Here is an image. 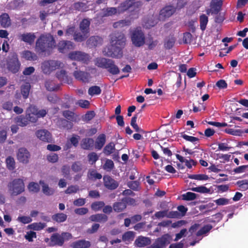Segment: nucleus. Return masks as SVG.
Instances as JSON below:
<instances>
[{
  "instance_id": "obj_59",
  "label": "nucleus",
  "mask_w": 248,
  "mask_h": 248,
  "mask_svg": "<svg viewBox=\"0 0 248 248\" xmlns=\"http://www.w3.org/2000/svg\"><path fill=\"white\" fill-rule=\"evenodd\" d=\"M183 40L184 44H190L192 41V34L189 32L184 33L183 34Z\"/></svg>"
},
{
  "instance_id": "obj_29",
  "label": "nucleus",
  "mask_w": 248,
  "mask_h": 248,
  "mask_svg": "<svg viewBox=\"0 0 248 248\" xmlns=\"http://www.w3.org/2000/svg\"><path fill=\"white\" fill-rule=\"evenodd\" d=\"M106 140V135L104 134H100L95 142V148L97 150H101L104 146Z\"/></svg>"
},
{
  "instance_id": "obj_9",
  "label": "nucleus",
  "mask_w": 248,
  "mask_h": 248,
  "mask_svg": "<svg viewBox=\"0 0 248 248\" xmlns=\"http://www.w3.org/2000/svg\"><path fill=\"white\" fill-rule=\"evenodd\" d=\"M7 66L8 69L12 72L16 74L18 72L20 67V62L18 59V56L16 53H14L9 58Z\"/></svg>"
},
{
  "instance_id": "obj_2",
  "label": "nucleus",
  "mask_w": 248,
  "mask_h": 248,
  "mask_svg": "<svg viewBox=\"0 0 248 248\" xmlns=\"http://www.w3.org/2000/svg\"><path fill=\"white\" fill-rule=\"evenodd\" d=\"M56 46V41L52 35L41 34L36 41L35 48L39 54L48 56Z\"/></svg>"
},
{
  "instance_id": "obj_44",
  "label": "nucleus",
  "mask_w": 248,
  "mask_h": 248,
  "mask_svg": "<svg viewBox=\"0 0 248 248\" xmlns=\"http://www.w3.org/2000/svg\"><path fill=\"white\" fill-rule=\"evenodd\" d=\"M40 184L42 185L43 192L46 195H51L54 193V190L50 188L48 185L45 184L43 181H40Z\"/></svg>"
},
{
  "instance_id": "obj_21",
  "label": "nucleus",
  "mask_w": 248,
  "mask_h": 248,
  "mask_svg": "<svg viewBox=\"0 0 248 248\" xmlns=\"http://www.w3.org/2000/svg\"><path fill=\"white\" fill-rule=\"evenodd\" d=\"M103 39L98 36H92L87 41V45L90 47H95L102 45Z\"/></svg>"
},
{
  "instance_id": "obj_57",
  "label": "nucleus",
  "mask_w": 248,
  "mask_h": 248,
  "mask_svg": "<svg viewBox=\"0 0 248 248\" xmlns=\"http://www.w3.org/2000/svg\"><path fill=\"white\" fill-rule=\"evenodd\" d=\"M72 170L75 172L81 171L82 170V164L80 161H76L71 166Z\"/></svg>"
},
{
  "instance_id": "obj_26",
  "label": "nucleus",
  "mask_w": 248,
  "mask_h": 248,
  "mask_svg": "<svg viewBox=\"0 0 248 248\" xmlns=\"http://www.w3.org/2000/svg\"><path fill=\"white\" fill-rule=\"evenodd\" d=\"M91 20L89 18H84L80 22L79 29L81 31L89 35Z\"/></svg>"
},
{
  "instance_id": "obj_39",
  "label": "nucleus",
  "mask_w": 248,
  "mask_h": 248,
  "mask_svg": "<svg viewBox=\"0 0 248 248\" xmlns=\"http://www.w3.org/2000/svg\"><path fill=\"white\" fill-rule=\"evenodd\" d=\"M38 110V108L35 106L30 105L27 108L26 113L27 114V116L29 117L31 119V117L37 115Z\"/></svg>"
},
{
  "instance_id": "obj_43",
  "label": "nucleus",
  "mask_w": 248,
  "mask_h": 248,
  "mask_svg": "<svg viewBox=\"0 0 248 248\" xmlns=\"http://www.w3.org/2000/svg\"><path fill=\"white\" fill-rule=\"evenodd\" d=\"M208 22L207 16L204 14H202L200 16V24L201 29L203 31L206 29V25Z\"/></svg>"
},
{
  "instance_id": "obj_36",
  "label": "nucleus",
  "mask_w": 248,
  "mask_h": 248,
  "mask_svg": "<svg viewBox=\"0 0 248 248\" xmlns=\"http://www.w3.org/2000/svg\"><path fill=\"white\" fill-rule=\"evenodd\" d=\"M31 86L29 82H26L21 87V93L24 99L28 98Z\"/></svg>"
},
{
  "instance_id": "obj_4",
  "label": "nucleus",
  "mask_w": 248,
  "mask_h": 248,
  "mask_svg": "<svg viewBox=\"0 0 248 248\" xmlns=\"http://www.w3.org/2000/svg\"><path fill=\"white\" fill-rule=\"evenodd\" d=\"M7 186L12 196H17L25 190V185L22 179H15L9 182Z\"/></svg>"
},
{
  "instance_id": "obj_28",
  "label": "nucleus",
  "mask_w": 248,
  "mask_h": 248,
  "mask_svg": "<svg viewBox=\"0 0 248 248\" xmlns=\"http://www.w3.org/2000/svg\"><path fill=\"white\" fill-rule=\"evenodd\" d=\"M29 122H30V118L27 116L26 113L25 116L20 115L16 118V123L18 125L22 127L26 126L28 124Z\"/></svg>"
},
{
  "instance_id": "obj_12",
  "label": "nucleus",
  "mask_w": 248,
  "mask_h": 248,
  "mask_svg": "<svg viewBox=\"0 0 248 248\" xmlns=\"http://www.w3.org/2000/svg\"><path fill=\"white\" fill-rule=\"evenodd\" d=\"M76 70L74 71L73 73L75 78L83 83H88L91 78V74L87 72L78 70V67H76Z\"/></svg>"
},
{
  "instance_id": "obj_30",
  "label": "nucleus",
  "mask_w": 248,
  "mask_h": 248,
  "mask_svg": "<svg viewBox=\"0 0 248 248\" xmlns=\"http://www.w3.org/2000/svg\"><path fill=\"white\" fill-rule=\"evenodd\" d=\"M176 39L173 36H168L165 38L164 41V46L166 49L172 48L175 43Z\"/></svg>"
},
{
  "instance_id": "obj_10",
  "label": "nucleus",
  "mask_w": 248,
  "mask_h": 248,
  "mask_svg": "<svg viewBox=\"0 0 248 248\" xmlns=\"http://www.w3.org/2000/svg\"><path fill=\"white\" fill-rule=\"evenodd\" d=\"M68 57L72 60L81 62L83 63H88L90 61V56L89 54L79 51L69 53Z\"/></svg>"
},
{
  "instance_id": "obj_49",
  "label": "nucleus",
  "mask_w": 248,
  "mask_h": 248,
  "mask_svg": "<svg viewBox=\"0 0 248 248\" xmlns=\"http://www.w3.org/2000/svg\"><path fill=\"white\" fill-rule=\"evenodd\" d=\"M88 176L91 179H101L102 177V175L98 173L95 170H90L88 173Z\"/></svg>"
},
{
  "instance_id": "obj_15",
  "label": "nucleus",
  "mask_w": 248,
  "mask_h": 248,
  "mask_svg": "<svg viewBox=\"0 0 248 248\" xmlns=\"http://www.w3.org/2000/svg\"><path fill=\"white\" fill-rule=\"evenodd\" d=\"M103 181L104 186L109 190L115 189L119 186L118 182L109 175H104Z\"/></svg>"
},
{
  "instance_id": "obj_16",
  "label": "nucleus",
  "mask_w": 248,
  "mask_h": 248,
  "mask_svg": "<svg viewBox=\"0 0 248 248\" xmlns=\"http://www.w3.org/2000/svg\"><path fill=\"white\" fill-rule=\"evenodd\" d=\"M17 157L20 162L26 164L29 162L30 154L26 148H21L18 150Z\"/></svg>"
},
{
  "instance_id": "obj_19",
  "label": "nucleus",
  "mask_w": 248,
  "mask_h": 248,
  "mask_svg": "<svg viewBox=\"0 0 248 248\" xmlns=\"http://www.w3.org/2000/svg\"><path fill=\"white\" fill-rule=\"evenodd\" d=\"M151 243L150 238L140 235L135 240L134 244L137 247L143 248L150 245Z\"/></svg>"
},
{
  "instance_id": "obj_24",
  "label": "nucleus",
  "mask_w": 248,
  "mask_h": 248,
  "mask_svg": "<svg viewBox=\"0 0 248 248\" xmlns=\"http://www.w3.org/2000/svg\"><path fill=\"white\" fill-rule=\"evenodd\" d=\"M89 219L92 222L105 223L108 221V217L104 214H96L91 215L89 217Z\"/></svg>"
},
{
  "instance_id": "obj_8",
  "label": "nucleus",
  "mask_w": 248,
  "mask_h": 248,
  "mask_svg": "<svg viewBox=\"0 0 248 248\" xmlns=\"http://www.w3.org/2000/svg\"><path fill=\"white\" fill-rule=\"evenodd\" d=\"M72 237V235L69 232H62L61 234L58 233H53L50 241L53 246H62L64 242V238L69 239Z\"/></svg>"
},
{
  "instance_id": "obj_55",
  "label": "nucleus",
  "mask_w": 248,
  "mask_h": 248,
  "mask_svg": "<svg viewBox=\"0 0 248 248\" xmlns=\"http://www.w3.org/2000/svg\"><path fill=\"white\" fill-rule=\"evenodd\" d=\"M114 167V164L112 160L107 159L103 166L104 170L107 171H110Z\"/></svg>"
},
{
  "instance_id": "obj_32",
  "label": "nucleus",
  "mask_w": 248,
  "mask_h": 248,
  "mask_svg": "<svg viewBox=\"0 0 248 248\" xmlns=\"http://www.w3.org/2000/svg\"><path fill=\"white\" fill-rule=\"evenodd\" d=\"M73 9L81 12H85L88 10L89 6L87 3L82 2H76L73 5Z\"/></svg>"
},
{
  "instance_id": "obj_40",
  "label": "nucleus",
  "mask_w": 248,
  "mask_h": 248,
  "mask_svg": "<svg viewBox=\"0 0 248 248\" xmlns=\"http://www.w3.org/2000/svg\"><path fill=\"white\" fill-rule=\"evenodd\" d=\"M62 115L68 121L71 122H76L77 121V116L73 111L64 110L62 112Z\"/></svg>"
},
{
  "instance_id": "obj_58",
  "label": "nucleus",
  "mask_w": 248,
  "mask_h": 248,
  "mask_svg": "<svg viewBox=\"0 0 248 248\" xmlns=\"http://www.w3.org/2000/svg\"><path fill=\"white\" fill-rule=\"evenodd\" d=\"M181 137L185 140H186V141H190L194 144H196V142L198 141L199 140V139L197 137L188 136L183 133H181Z\"/></svg>"
},
{
  "instance_id": "obj_7",
  "label": "nucleus",
  "mask_w": 248,
  "mask_h": 248,
  "mask_svg": "<svg viewBox=\"0 0 248 248\" xmlns=\"http://www.w3.org/2000/svg\"><path fill=\"white\" fill-rule=\"evenodd\" d=\"M131 41L135 46L140 47L145 43V35L142 31L137 28L131 34Z\"/></svg>"
},
{
  "instance_id": "obj_61",
  "label": "nucleus",
  "mask_w": 248,
  "mask_h": 248,
  "mask_svg": "<svg viewBox=\"0 0 248 248\" xmlns=\"http://www.w3.org/2000/svg\"><path fill=\"white\" fill-rule=\"evenodd\" d=\"M28 189L30 191L36 193L39 190V186L36 183L31 182L28 185Z\"/></svg>"
},
{
  "instance_id": "obj_64",
  "label": "nucleus",
  "mask_w": 248,
  "mask_h": 248,
  "mask_svg": "<svg viewBox=\"0 0 248 248\" xmlns=\"http://www.w3.org/2000/svg\"><path fill=\"white\" fill-rule=\"evenodd\" d=\"M216 85L220 90L226 89L228 86L227 82L224 79H220L218 80L216 82Z\"/></svg>"
},
{
  "instance_id": "obj_50",
  "label": "nucleus",
  "mask_w": 248,
  "mask_h": 248,
  "mask_svg": "<svg viewBox=\"0 0 248 248\" xmlns=\"http://www.w3.org/2000/svg\"><path fill=\"white\" fill-rule=\"evenodd\" d=\"M88 160L90 164L93 165L99 159V155L95 152H91L88 155Z\"/></svg>"
},
{
  "instance_id": "obj_34",
  "label": "nucleus",
  "mask_w": 248,
  "mask_h": 248,
  "mask_svg": "<svg viewBox=\"0 0 248 248\" xmlns=\"http://www.w3.org/2000/svg\"><path fill=\"white\" fill-rule=\"evenodd\" d=\"M126 207V203L123 199L121 202H116L113 204V209L116 212L119 213L123 211Z\"/></svg>"
},
{
  "instance_id": "obj_56",
  "label": "nucleus",
  "mask_w": 248,
  "mask_h": 248,
  "mask_svg": "<svg viewBox=\"0 0 248 248\" xmlns=\"http://www.w3.org/2000/svg\"><path fill=\"white\" fill-rule=\"evenodd\" d=\"M46 226V223L42 222L33 223L30 225V228L35 231L41 230L43 229Z\"/></svg>"
},
{
  "instance_id": "obj_18",
  "label": "nucleus",
  "mask_w": 248,
  "mask_h": 248,
  "mask_svg": "<svg viewBox=\"0 0 248 248\" xmlns=\"http://www.w3.org/2000/svg\"><path fill=\"white\" fill-rule=\"evenodd\" d=\"M136 3L131 0H126L121 3L118 7V11L119 12H124L127 10L131 11L134 10Z\"/></svg>"
},
{
  "instance_id": "obj_41",
  "label": "nucleus",
  "mask_w": 248,
  "mask_h": 248,
  "mask_svg": "<svg viewBox=\"0 0 248 248\" xmlns=\"http://www.w3.org/2000/svg\"><path fill=\"white\" fill-rule=\"evenodd\" d=\"M213 228V226L210 224L204 225L196 233V236H200L203 234H205Z\"/></svg>"
},
{
  "instance_id": "obj_25",
  "label": "nucleus",
  "mask_w": 248,
  "mask_h": 248,
  "mask_svg": "<svg viewBox=\"0 0 248 248\" xmlns=\"http://www.w3.org/2000/svg\"><path fill=\"white\" fill-rule=\"evenodd\" d=\"M174 12L173 7L171 6H167L161 10L159 14L160 17L166 18L170 17Z\"/></svg>"
},
{
  "instance_id": "obj_62",
  "label": "nucleus",
  "mask_w": 248,
  "mask_h": 248,
  "mask_svg": "<svg viewBox=\"0 0 248 248\" xmlns=\"http://www.w3.org/2000/svg\"><path fill=\"white\" fill-rule=\"evenodd\" d=\"M140 182L138 181H130L128 183V186L131 189L137 191L139 190Z\"/></svg>"
},
{
  "instance_id": "obj_22",
  "label": "nucleus",
  "mask_w": 248,
  "mask_h": 248,
  "mask_svg": "<svg viewBox=\"0 0 248 248\" xmlns=\"http://www.w3.org/2000/svg\"><path fill=\"white\" fill-rule=\"evenodd\" d=\"M79 139L80 137L79 136L77 135H73L72 137L69 140L70 142L68 141L65 144V145L64 147V150H67L69 149L72 147V146H73L75 147H77L78 145Z\"/></svg>"
},
{
  "instance_id": "obj_31",
  "label": "nucleus",
  "mask_w": 248,
  "mask_h": 248,
  "mask_svg": "<svg viewBox=\"0 0 248 248\" xmlns=\"http://www.w3.org/2000/svg\"><path fill=\"white\" fill-rule=\"evenodd\" d=\"M45 85L46 90L48 91H58L60 87V85L59 84H55L53 80L50 79L46 81Z\"/></svg>"
},
{
  "instance_id": "obj_13",
  "label": "nucleus",
  "mask_w": 248,
  "mask_h": 248,
  "mask_svg": "<svg viewBox=\"0 0 248 248\" xmlns=\"http://www.w3.org/2000/svg\"><path fill=\"white\" fill-rule=\"evenodd\" d=\"M59 52L65 53L74 48V43L67 40H62L58 42L56 46Z\"/></svg>"
},
{
  "instance_id": "obj_51",
  "label": "nucleus",
  "mask_w": 248,
  "mask_h": 248,
  "mask_svg": "<svg viewBox=\"0 0 248 248\" xmlns=\"http://www.w3.org/2000/svg\"><path fill=\"white\" fill-rule=\"evenodd\" d=\"M188 178L197 180H207L209 179L208 175L203 174H188Z\"/></svg>"
},
{
  "instance_id": "obj_5",
  "label": "nucleus",
  "mask_w": 248,
  "mask_h": 248,
  "mask_svg": "<svg viewBox=\"0 0 248 248\" xmlns=\"http://www.w3.org/2000/svg\"><path fill=\"white\" fill-rule=\"evenodd\" d=\"M63 64L59 61L47 60L42 63L41 69L45 74H50L52 71L62 67Z\"/></svg>"
},
{
  "instance_id": "obj_37",
  "label": "nucleus",
  "mask_w": 248,
  "mask_h": 248,
  "mask_svg": "<svg viewBox=\"0 0 248 248\" xmlns=\"http://www.w3.org/2000/svg\"><path fill=\"white\" fill-rule=\"evenodd\" d=\"M88 36L89 35L82 31L75 32L73 35L74 40L77 42H81L85 41Z\"/></svg>"
},
{
  "instance_id": "obj_11",
  "label": "nucleus",
  "mask_w": 248,
  "mask_h": 248,
  "mask_svg": "<svg viewBox=\"0 0 248 248\" xmlns=\"http://www.w3.org/2000/svg\"><path fill=\"white\" fill-rule=\"evenodd\" d=\"M223 4L222 0H211L210 3V8L206 10L208 15H217L221 10Z\"/></svg>"
},
{
  "instance_id": "obj_23",
  "label": "nucleus",
  "mask_w": 248,
  "mask_h": 248,
  "mask_svg": "<svg viewBox=\"0 0 248 248\" xmlns=\"http://www.w3.org/2000/svg\"><path fill=\"white\" fill-rule=\"evenodd\" d=\"M94 140L92 138H84L80 142L81 148L84 150H90L93 147Z\"/></svg>"
},
{
  "instance_id": "obj_35",
  "label": "nucleus",
  "mask_w": 248,
  "mask_h": 248,
  "mask_svg": "<svg viewBox=\"0 0 248 248\" xmlns=\"http://www.w3.org/2000/svg\"><path fill=\"white\" fill-rule=\"evenodd\" d=\"M23 58L28 61H36L38 57L36 54L30 50H25L22 53Z\"/></svg>"
},
{
  "instance_id": "obj_46",
  "label": "nucleus",
  "mask_w": 248,
  "mask_h": 248,
  "mask_svg": "<svg viewBox=\"0 0 248 248\" xmlns=\"http://www.w3.org/2000/svg\"><path fill=\"white\" fill-rule=\"evenodd\" d=\"M115 150V144L113 142H110L107 144L103 149V153L106 155H109L112 154Z\"/></svg>"
},
{
  "instance_id": "obj_1",
  "label": "nucleus",
  "mask_w": 248,
  "mask_h": 248,
  "mask_svg": "<svg viewBox=\"0 0 248 248\" xmlns=\"http://www.w3.org/2000/svg\"><path fill=\"white\" fill-rule=\"evenodd\" d=\"M110 45L104 48V55L113 58L123 56V49L125 45L126 38L122 32L115 31L109 35Z\"/></svg>"
},
{
  "instance_id": "obj_27",
  "label": "nucleus",
  "mask_w": 248,
  "mask_h": 248,
  "mask_svg": "<svg viewBox=\"0 0 248 248\" xmlns=\"http://www.w3.org/2000/svg\"><path fill=\"white\" fill-rule=\"evenodd\" d=\"M0 24L1 26L4 28L11 26V19L8 14L3 13L0 16Z\"/></svg>"
},
{
  "instance_id": "obj_38",
  "label": "nucleus",
  "mask_w": 248,
  "mask_h": 248,
  "mask_svg": "<svg viewBox=\"0 0 248 248\" xmlns=\"http://www.w3.org/2000/svg\"><path fill=\"white\" fill-rule=\"evenodd\" d=\"M67 218V216L62 213H57L52 216L53 220L58 222L62 223L64 222Z\"/></svg>"
},
{
  "instance_id": "obj_45",
  "label": "nucleus",
  "mask_w": 248,
  "mask_h": 248,
  "mask_svg": "<svg viewBox=\"0 0 248 248\" xmlns=\"http://www.w3.org/2000/svg\"><path fill=\"white\" fill-rule=\"evenodd\" d=\"M46 114L47 111L46 109H42L41 110H38L37 115L32 116L31 118V122H36L39 118L44 117Z\"/></svg>"
},
{
  "instance_id": "obj_47",
  "label": "nucleus",
  "mask_w": 248,
  "mask_h": 248,
  "mask_svg": "<svg viewBox=\"0 0 248 248\" xmlns=\"http://www.w3.org/2000/svg\"><path fill=\"white\" fill-rule=\"evenodd\" d=\"M101 93V89L98 86H93L88 89V94L91 96L94 95H99Z\"/></svg>"
},
{
  "instance_id": "obj_63",
  "label": "nucleus",
  "mask_w": 248,
  "mask_h": 248,
  "mask_svg": "<svg viewBox=\"0 0 248 248\" xmlns=\"http://www.w3.org/2000/svg\"><path fill=\"white\" fill-rule=\"evenodd\" d=\"M236 185L243 190L248 189V180H243L236 182Z\"/></svg>"
},
{
  "instance_id": "obj_3",
  "label": "nucleus",
  "mask_w": 248,
  "mask_h": 248,
  "mask_svg": "<svg viewBox=\"0 0 248 248\" xmlns=\"http://www.w3.org/2000/svg\"><path fill=\"white\" fill-rule=\"evenodd\" d=\"M95 65L98 67L106 69L109 73L113 75H117L120 72L115 62L111 59L105 58H97Z\"/></svg>"
},
{
  "instance_id": "obj_6",
  "label": "nucleus",
  "mask_w": 248,
  "mask_h": 248,
  "mask_svg": "<svg viewBox=\"0 0 248 248\" xmlns=\"http://www.w3.org/2000/svg\"><path fill=\"white\" fill-rule=\"evenodd\" d=\"M171 240V236L169 233H166L157 238L152 245L146 248H165L170 244Z\"/></svg>"
},
{
  "instance_id": "obj_52",
  "label": "nucleus",
  "mask_w": 248,
  "mask_h": 248,
  "mask_svg": "<svg viewBox=\"0 0 248 248\" xmlns=\"http://www.w3.org/2000/svg\"><path fill=\"white\" fill-rule=\"evenodd\" d=\"M191 190L195 192L204 194L210 193L211 191L209 188H208L206 187L203 186L192 187L191 188Z\"/></svg>"
},
{
  "instance_id": "obj_60",
  "label": "nucleus",
  "mask_w": 248,
  "mask_h": 248,
  "mask_svg": "<svg viewBox=\"0 0 248 248\" xmlns=\"http://www.w3.org/2000/svg\"><path fill=\"white\" fill-rule=\"evenodd\" d=\"M225 133L233 135L240 136L242 133V131L240 129L235 130L231 128H227L225 130Z\"/></svg>"
},
{
  "instance_id": "obj_42",
  "label": "nucleus",
  "mask_w": 248,
  "mask_h": 248,
  "mask_svg": "<svg viewBox=\"0 0 248 248\" xmlns=\"http://www.w3.org/2000/svg\"><path fill=\"white\" fill-rule=\"evenodd\" d=\"M135 232L132 231H127L122 235V240L124 242H131L134 240Z\"/></svg>"
},
{
  "instance_id": "obj_17",
  "label": "nucleus",
  "mask_w": 248,
  "mask_h": 248,
  "mask_svg": "<svg viewBox=\"0 0 248 248\" xmlns=\"http://www.w3.org/2000/svg\"><path fill=\"white\" fill-rule=\"evenodd\" d=\"M36 38L35 33L33 32H27L21 34L18 36V39L27 44L31 45L34 42Z\"/></svg>"
},
{
  "instance_id": "obj_54",
  "label": "nucleus",
  "mask_w": 248,
  "mask_h": 248,
  "mask_svg": "<svg viewBox=\"0 0 248 248\" xmlns=\"http://www.w3.org/2000/svg\"><path fill=\"white\" fill-rule=\"evenodd\" d=\"M7 168L10 170H13L15 168V161L12 156H8L6 159Z\"/></svg>"
},
{
  "instance_id": "obj_20",
  "label": "nucleus",
  "mask_w": 248,
  "mask_h": 248,
  "mask_svg": "<svg viewBox=\"0 0 248 248\" xmlns=\"http://www.w3.org/2000/svg\"><path fill=\"white\" fill-rule=\"evenodd\" d=\"M91 246V242L85 239H80L74 241L70 245L72 248H89Z\"/></svg>"
},
{
  "instance_id": "obj_53",
  "label": "nucleus",
  "mask_w": 248,
  "mask_h": 248,
  "mask_svg": "<svg viewBox=\"0 0 248 248\" xmlns=\"http://www.w3.org/2000/svg\"><path fill=\"white\" fill-rule=\"evenodd\" d=\"M197 194L191 192H187L182 195V199L185 201H192L197 198Z\"/></svg>"
},
{
  "instance_id": "obj_48",
  "label": "nucleus",
  "mask_w": 248,
  "mask_h": 248,
  "mask_svg": "<svg viewBox=\"0 0 248 248\" xmlns=\"http://www.w3.org/2000/svg\"><path fill=\"white\" fill-rule=\"evenodd\" d=\"M105 203L103 201L94 202L91 204V209L94 211L100 210L105 205Z\"/></svg>"
},
{
  "instance_id": "obj_14",
  "label": "nucleus",
  "mask_w": 248,
  "mask_h": 248,
  "mask_svg": "<svg viewBox=\"0 0 248 248\" xmlns=\"http://www.w3.org/2000/svg\"><path fill=\"white\" fill-rule=\"evenodd\" d=\"M35 135L40 140L44 142L50 143L52 141V135L47 130H38L35 132Z\"/></svg>"
},
{
  "instance_id": "obj_33",
  "label": "nucleus",
  "mask_w": 248,
  "mask_h": 248,
  "mask_svg": "<svg viewBox=\"0 0 248 248\" xmlns=\"http://www.w3.org/2000/svg\"><path fill=\"white\" fill-rule=\"evenodd\" d=\"M57 78L61 82L68 83L69 81L67 72L64 70H61L56 73Z\"/></svg>"
}]
</instances>
